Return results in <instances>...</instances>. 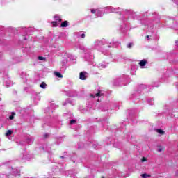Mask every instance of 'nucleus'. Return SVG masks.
<instances>
[{
	"mask_svg": "<svg viewBox=\"0 0 178 178\" xmlns=\"http://www.w3.org/2000/svg\"><path fill=\"white\" fill-rule=\"evenodd\" d=\"M97 13H99V11H97Z\"/></svg>",
	"mask_w": 178,
	"mask_h": 178,
	"instance_id": "nucleus-31",
	"label": "nucleus"
},
{
	"mask_svg": "<svg viewBox=\"0 0 178 178\" xmlns=\"http://www.w3.org/2000/svg\"><path fill=\"white\" fill-rule=\"evenodd\" d=\"M141 177H143V178L151 177V175H147V174H142Z\"/></svg>",
	"mask_w": 178,
	"mask_h": 178,
	"instance_id": "nucleus-15",
	"label": "nucleus"
},
{
	"mask_svg": "<svg viewBox=\"0 0 178 178\" xmlns=\"http://www.w3.org/2000/svg\"><path fill=\"white\" fill-rule=\"evenodd\" d=\"M147 38L149 39V35H147Z\"/></svg>",
	"mask_w": 178,
	"mask_h": 178,
	"instance_id": "nucleus-29",
	"label": "nucleus"
},
{
	"mask_svg": "<svg viewBox=\"0 0 178 178\" xmlns=\"http://www.w3.org/2000/svg\"><path fill=\"white\" fill-rule=\"evenodd\" d=\"M104 45V44L102 43V41L101 40H95L94 42V47L96 48V49H98V48H99V47H102Z\"/></svg>",
	"mask_w": 178,
	"mask_h": 178,
	"instance_id": "nucleus-1",
	"label": "nucleus"
},
{
	"mask_svg": "<svg viewBox=\"0 0 178 178\" xmlns=\"http://www.w3.org/2000/svg\"><path fill=\"white\" fill-rule=\"evenodd\" d=\"M131 47H133V43H129L127 45L128 48H131Z\"/></svg>",
	"mask_w": 178,
	"mask_h": 178,
	"instance_id": "nucleus-23",
	"label": "nucleus"
},
{
	"mask_svg": "<svg viewBox=\"0 0 178 178\" xmlns=\"http://www.w3.org/2000/svg\"><path fill=\"white\" fill-rule=\"evenodd\" d=\"M78 37L80 38H86V34L82 33V34H79Z\"/></svg>",
	"mask_w": 178,
	"mask_h": 178,
	"instance_id": "nucleus-16",
	"label": "nucleus"
},
{
	"mask_svg": "<svg viewBox=\"0 0 178 178\" xmlns=\"http://www.w3.org/2000/svg\"><path fill=\"white\" fill-rule=\"evenodd\" d=\"M102 15H98V17H101Z\"/></svg>",
	"mask_w": 178,
	"mask_h": 178,
	"instance_id": "nucleus-30",
	"label": "nucleus"
},
{
	"mask_svg": "<svg viewBox=\"0 0 178 178\" xmlns=\"http://www.w3.org/2000/svg\"><path fill=\"white\" fill-rule=\"evenodd\" d=\"M2 60V54H1V53H0V60Z\"/></svg>",
	"mask_w": 178,
	"mask_h": 178,
	"instance_id": "nucleus-28",
	"label": "nucleus"
},
{
	"mask_svg": "<svg viewBox=\"0 0 178 178\" xmlns=\"http://www.w3.org/2000/svg\"><path fill=\"white\" fill-rule=\"evenodd\" d=\"M54 74L57 77H59V78H62L63 77L62 74H60V72H55Z\"/></svg>",
	"mask_w": 178,
	"mask_h": 178,
	"instance_id": "nucleus-14",
	"label": "nucleus"
},
{
	"mask_svg": "<svg viewBox=\"0 0 178 178\" xmlns=\"http://www.w3.org/2000/svg\"><path fill=\"white\" fill-rule=\"evenodd\" d=\"M164 149H165V147H163L162 146H159L157 151H158V152H162V151H164Z\"/></svg>",
	"mask_w": 178,
	"mask_h": 178,
	"instance_id": "nucleus-10",
	"label": "nucleus"
},
{
	"mask_svg": "<svg viewBox=\"0 0 178 178\" xmlns=\"http://www.w3.org/2000/svg\"><path fill=\"white\" fill-rule=\"evenodd\" d=\"M26 141L29 145L33 144V138H28Z\"/></svg>",
	"mask_w": 178,
	"mask_h": 178,
	"instance_id": "nucleus-19",
	"label": "nucleus"
},
{
	"mask_svg": "<svg viewBox=\"0 0 178 178\" xmlns=\"http://www.w3.org/2000/svg\"><path fill=\"white\" fill-rule=\"evenodd\" d=\"M14 117H15V113H12V114L9 116L10 120H13Z\"/></svg>",
	"mask_w": 178,
	"mask_h": 178,
	"instance_id": "nucleus-18",
	"label": "nucleus"
},
{
	"mask_svg": "<svg viewBox=\"0 0 178 178\" xmlns=\"http://www.w3.org/2000/svg\"><path fill=\"white\" fill-rule=\"evenodd\" d=\"M24 159H26V157H24Z\"/></svg>",
	"mask_w": 178,
	"mask_h": 178,
	"instance_id": "nucleus-33",
	"label": "nucleus"
},
{
	"mask_svg": "<svg viewBox=\"0 0 178 178\" xmlns=\"http://www.w3.org/2000/svg\"><path fill=\"white\" fill-rule=\"evenodd\" d=\"M175 45H176L177 47H178V41H177V40L175 41Z\"/></svg>",
	"mask_w": 178,
	"mask_h": 178,
	"instance_id": "nucleus-26",
	"label": "nucleus"
},
{
	"mask_svg": "<svg viewBox=\"0 0 178 178\" xmlns=\"http://www.w3.org/2000/svg\"><path fill=\"white\" fill-rule=\"evenodd\" d=\"M13 85V83H12L11 81H10V80L6 81V86L7 87H12Z\"/></svg>",
	"mask_w": 178,
	"mask_h": 178,
	"instance_id": "nucleus-7",
	"label": "nucleus"
},
{
	"mask_svg": "<svg viewBox=\"0 0 178 178\" xmlns=\"http://www.w3.org/2000/svg\"><path fill=\"white\" fill-rule=\"evenodd\" d=\"M145 65H147V60H142L140 63H139V65L141 67H144V66H145Z\"/></svg>",
	"mask_w": 178,
	"mask_h": 178,
	"instance_id": "nucleus-3",
	"label": "nucleus"
},
{
	"mask_svg": "<svg viewBox=\"0 0 178 178\" xmlns=\"http://www.w3.org/2000/svg\"><path fill=\"white\" fill-rule=\"evenodd\" d=\"M92 13H95L96 10H91Z\"/></svg>",
	"mask_w": 178,
	"mask_h": 178,
	"instance_id": "nucleus-27",
	"label": "nucleus"
},
{
	"mask_svg": "<svg viewBox=\"0 0 178 178\" xmlns=\"http://www.w3.org/2000/svg\"><path fill=\"white\" fill-rule=\"evenodd\" d=\"M66 63H67V59L64 58V59L62 60V65H63V66L66 65Z\"/></svg>",
	"mask_w": 178,
	"mask_h": 178,
	"instance_id": "nucleus-13",
	"label": "nucleus"
},
{
	"mask_svg": "<svg viewBox=\"0 0 178 178\" xmlns=\"http://www.w3.org/2000/svg\"><path fill=\"white\" fill-rule=\"evenodd\" d=\"M108 11L106 12V13H111V12H116V8H113V7H109L108 8Z\"/></svg>",
	"mask_w": 178,
	"mask_h": 178,
	"instance_id": "nucleus-5",
	"label": "nucleus"
},
{
	"mask_svg": "<svg viewBox=\"0 0 178 178\" xmlns=\"http://www.w3.org/2000/svg\"><path fill=\"white\" fill-rule=\"evenodd\" d=\"M102 93H101V91H99L97 93H96L95 95H90V97H93V98H95V97H102Z\"/></svg>",
	"mask_w": 178,
	"mask_h": 178,
	"instance_id": "nucleus-6",
	"label": "nucleus"
},
{
	"mask_svg": "<svg viewBox=\"0 0 178 178\" xmlns=\"http://www.w3.org/2000/svg\"><path fill=\"white\" fill-rule=\"evenodd\" d=\"M12 135V130H8L7 131V132L6 133V137H9V136Z\"/></svg>",
	"mask_w": 178,
	"mask_h": 178,
	"instance_id": "nucleus-12",
	"label": "nucleus"
},
{
	"mask_svg": "<svg viewBox=\"0 0 178 178\" xmlns=\"http://www.w3.org/2000/svg\"><path fill=\"white\" fill-rule=\"evenodd\" d=\"M76 123V120H71L70 122V124H74Z\"/></svg>",
	"mask_w": 178,
	"mask_h": 178,
	"instance_id": "nucleus-22",
	"label": "nucleus"
},
{
	"mask_svg": "<svg viewBox=\"0 0 178 178\" xmlns=\"http://www.w3.org/2000/svg\"><path fill=\"white\" fill-rule=\"evenodd\" d=\"M44 136H45V137H47V134H45Z\"/></svg>",
	"mask_w": 178,
	"mask_h": 178,
	"instance_id": "nucleus-32",
	"label": "nucleus"
},
{
	"mask_svg": "<svg viewBox=\"0 0 178 178\" xmlns=\"http://www.w3.org/2000/svg\"><path fill=\"white\" fill-rule=\"evenodd\" d=\"M99 67H100V69H105V67H106V65H105V64H100L99 65Z\"/></svg>",
	"mask_w": 178,
	"mask_h": 178,
	"instance_id": "nucleus-17",
	"label": "nucleus"
},
{
	"mask_svg": "<svg viewBox=\"0 0 178 178\" xmlns=\"http://www.w3.org/2000/svg\"><path fill=\"white\" fill-rule=\"evenodd\" d=\"M156 132L159 133V134H161V135L165 134V131L162 129H156Z\"/></svg>",
	"mask_w": 178,
	"mask_h": 178,
	"instance_id": "nucleus-11",
	"label": "nucleus"
},
{
	"mask_svg": "<svg viewBox=\"0 0 178 178\" xmlns=\"http://www.w3.org/2000/svg\"><path fill=\"white\" fill-rule=\"evenodd\" d=\"M79 79L80 80H86L87 79V72H81L79 74Z\"/></svg>",
	"mask_w": 178,
	"mask_h": 178,
	"instance_id": "nucleus-2",
	"label": "nucleus"
},
{
	"mask_svg": "<svg viewBox=\"0 0 178 178\" xmlns=\"http://www.w3.org/2000/svg\"><path fill=\"white\" fill-rule=\"evenodd\" d=\"M13 175H15V176H19L20 174L19 172H17V173L13 172Z\"/></svg>",
	"mask_w": 178,
	"mask_h": 178,
	"instance_id": "nucleus-25",
	"label": "nucleus"
},
{
	"mask_svg": "<svg viewBox=\"0 0 178 178\" xmlns=\"http://www.w3.org/2000/svg\"><path fill=\"white\" fill-rule=\"evenodd\" d=\"M52 24L54 27H57L58 26V22L56 21L52 22Z\"/></svg>",
	"mask_w": 178,
	"mask_h": 178,
	"instance_id": "nucleus-20",
	"label": "nucleus"
},
{
	"mask_svg": "<svg viewBox=\"0 0 178 178\" xmlns=\"http://www.w3.org/2000/svg\"><path fill=\"white\" fill-rule=\"evenodd\" d=\"M38 60H45V58L42 56H38Z\"/></svg>",
	"mask_w": 178,
	"mask_h": 178,
	"instance_id": "nucleus-21",
	"label": "nucleus"
},
{
	"mask_svg": "<svg viewBox=\"0 0 178 178\" xmlns=\"http://www.w3.org/2000/svg\"><path fill=\"white\" fill-rule=\"evenodd\" d=\"M69 26V22L67 21H65L61 23V27H67Z\"/></svg>",
	"mask_w": 178,
	"mask_h": 178,
	"instance_id": "nucleus-8",
	"label": "nucleus"
},
{
	"mask_svg": "<svg viewBox=\"0 0 178 178\" xmlns=\"http://www.w3.org/2000/svg\"><path fill=\"white\" fill-rule=\"evenodd\" d=\"M54 19L55 22H57L58 23H60V22H62V19H60V17H59V15H55Z\"/></svg>",
	"mask_w": 178,
	"mask_h": 178,
	"instance_id": "nucleus-4",
	"label": "nucleus"
},
{
	"mask_svg": "<svg viewBox=\"0 0 178 178\" xmlns=\"http://www.w3.org/2000/svg\"><path fill=\"white\" fill-rule=\"evenodd\" d=\"M142 162H147V159L145 157H143L141 160Z\"/></svg>",
	"mask_w": 178,
	"mask_h": 178,
	"instance_id": "nucleus-24",
	"label": "nucleus"
},
{
	"mask_svg": "<svg viewBox=\"0 0 178 178\" xmlns=\"http://www.w3.org/2000/svg\"><path fill=\"white\" fill-rule=\"evenodd\" d=\"M40 87L41 88L45 89L47 88V83H45L44 82H42V83L40 85Z\"/></svg>",
	"mask_w": 178,
	"mask_h": 178,
	"instance_id": "nucleus-9",
	"label": "nucleus"
}]
</instances>
